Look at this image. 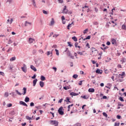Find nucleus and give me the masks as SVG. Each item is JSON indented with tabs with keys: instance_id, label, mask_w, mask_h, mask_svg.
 Instances as JSON below:
<instances>
[{
	"instance_id": "f257e3e1",
	"label": "nucleus",
	"mask_w": 126,
	"mask_h": 126,
	"mask_svg": "<svg viewBox=\"0 0 126 126\" xmlns=\"http://www.w3.org/2000/svg\"><path fill=\"white\" fill-rule=\"evenodd\" d=\"M50 125L54 126H59V122L56 120H50L49 121Z\"/></svg>"
},
{
	"instance_id": "f03ea898",
	"label": "nucleus",
	"mask_w": 126,
	"mask_h": 126,
	"mask_svg": "<svg viewBox=\"0 0 126 126\" xmlns=\"http://www.w3.org/2000/svg\"><path fill=\"white\" fill-rule=\"evenodd\" d=\"M63 106H61L58 109V113L59 115H61V116H63L64 114V112H63Z\"/></svg>"
},
{
	"instance_id": "7ed1b4c3",
	"label": "nucleus",
	"mask_w": 126,
	"mask_h": 126,
	"mask_svg": "<svg viewBox=\"0 0 126 126\" xmlns=\"http://www.w3.org/2000/svg\"><path fill=\"white\" fill-rule=\"evenodd\" d=\"M62 13H63L64 14H67V13H68V9L66 8V5L64 6Z\"/></svg>"
},
{
	"instance_id": "20e7f679",
	"label": "nucleus",
	"mask_w": 126,
	"mask_h": 126,
	"mask_svg": "<svg viewBox=\"0 0 126 126\" xmlns=\"http://www.w3.org/2000/svg\"><path fill=\"white\" fill-rule=\"evenodd\" d=\"M22 70L24 72L26 73V71H27V66H26V64H24L23 67H21Z\"/></svg>"
},
{
	"instance_id": "39448f33",
	"label": "nucleus",
	"mask_w": 126,
	"mask_h": 126,
	"mask_svg": "<svg viewBox=\"0 0 126 126\" xmlns=\"http://www.w3.org/2000/svg\"><path fill=\"white\" fill-rule=\"evenodd\" d=\"M20 105H22L23 106H25V107H28V105L25 103V102L23 101H19Z\"/></svg>"
},
{
	"instance_id": "423d86ee",
	"label": "nucleus",
	"mask_w": 126,
	"mask_h": 126,
	"mask_svg": "<svg viewBox=\"0 0 126 126\" xmlns=\"http://www.w3.org/2000/svg\"><path fill=\"white\" fill-rule=\"evenodd\" d=\"M35 63L37 65H40V64L42 63V61L40 59H37V60L35 61Z\"/></svg>"
},
{
	"instance_id": "0eeeda50",
	"label": "nucleus",
	"mask_w": 126,
	"mask_h": 126,
	"mask_svg": "<svg viewBox=\"0 0 126 126\" xmlns=\"http://www.w3.org/2000/svg\"><path fill=\"white\" fill-rule=\"evenodd\" d=\"M70 98H69L68 97H66V99L64 100L65 102H67V104H68L69 103H71V101H70Z\"/></svg>"
},
{
	"instance_id": "6e6552de",
	"label": "nucleus",
	"mask_w": 126,
	"mask_h": 126,
	"mask_svg": "<svg viewBox=\"0 0 126 126\" xmlns=\"http://www.w3.org/2000/svg\"><path fill=\"white\" fill-rule=\"evenodd\" d=\"M64 52L67 53V55L68 56V57L71 55V53H70V52L69 50H68V48H66V50L64 51Z\"/></svg>"
},
{
	"instance_id": "1a4fd4ad",
	"label": "nucleus",
	"mask_w": 126,
	"mask_h": 126,
	"mask_svg": "<svg viewBox=\"0 0 126 126\" xmlns=\"http://www.w3.org/2000/svg\"><path fill=\"white\" fill-rule=\"evenodd\" d=\"M111 42L112 45H116L117 44V40L115 39V38L111 39Z\"/></svg>"
},
{
	"instance_id": "9d476101",
	"label": "nucleus",
	"mask_w": 126,
	"mask_h": 126,
	"mask_svg": "<svg viewBox=\"0 0 126 126\" xmlns=\"http://www.w3.org/2000/svg\"><path fill=\"white\" fill-rule=\"evenodd\" d=\"M79 94L78 93H74V92H71L70 93V95L71 96H78Z\"/></svg>"
},
{
	"instance_id": "9b49d317",
	"label": "nucleus",
	"mask_w": 126,
	"mask_h": 126,
	"mask_svg": "<svg viewBox=\"0 0 126 126\" xmlns=\"http://www.w3.org/2000/svg\"><path fill=\"white\" fill-rule=\"evenodd\" d=\"M25 26H31L32 25V23L29 22L28 21L25 22Z\"/></svg>"
},
{
	"instance_id": "f8f14e48",
	"label": "nucleus",
	"mask_w": 126,
	"mask_h": 126,
	"mask_svg": "<svg viewBox=\"0 0 126 126\" xmlns=\"http://www.w3.org/2000/svg\"><path fill=\"white\" fill-rule=\"evenodd\" d=\"M74 24V22H72L71 24H69L67 27V29H69V27H71V26H73Z\"/></svg>"
},
{
	"instance_id": "ddd939ff",
	"label": "nucleus",
	"mask_w": 126,
	"mask_h": 126,
	"mask_svg": "<svg viewBox=\"0 0 126 126\" xmlns=\"http://www.w3.org/2000/svg\"><path fill=\"white\" fill-rule=\"evenodd\" d=\"M31 69L33 70V71H35V72L37 71V69H36V67H35V66H34L33 65H31Z\"/></svg>"
},
{
	"instance_id": "4468645a",
	"label": "nucleus",
	"mask_w": 126,
	"mask_h": 126,
	"mask_svg": "<svg viewBox=\"0 0 126 126\" xmlns=\"http://www.w3.org/2000/svg\"><path fill=\"white\" fill-rule=\"evenodd\" d=\"M88 92L91 93H93L95 92V89H94L93 88H90L88 90Z\"/></svg>"
},
{
	"instance_id": "2eb2a0df",
	"label": "nucleus",
	"mask_w": 126,
	"mask_h": 126,
	"mask_svg": "<svg viewBox=\"0 0 126 126\" xmlns=\"http://www.w3.org/2000/svg\"><path fill=\"white\" fill-rule=\"evenodd\" d=\"M55 24V20H54V18L52 19L51 21L50 22V26H53Z\"/></svg>"
},
{
	"instance_id": "dca6fc26",
	"label": "nucleus",
	"mask_w": 126,
	"mask_h": 126,
	"mask_svg": "<svg viewBox=\"0 0 126 126\" xmlns=\"http://www.w3.org/2000/svg\"><path fill=\"white\" fill-rule=\"evenodd\" d=\"M30 101V98L28 97V96H26L25 98V102L26 103H28Z\"/></svg>"
},
{
	"instance_id": "f3484780",
	"label": "nucleus",
	"mask_w": 126,
	"mask_h": 126,
	"mask_svg": "<svg viewBox=\"0 0 126 126\" xmlns=\"http://www.w3.org/2000/svg\"><path fill=\"white\" fill-rule=\"evenodd\" d=\"M35 41V40L32 38H30L29 39V42L30 43V44H32V43H33V42Z\"/></svg>"
},
{
	"instance_id": "a211bd4d",
	"label": "nucleus",
	"mask_w": 126,
	"mask_h": 126,
	"mask_svg": "<svg viewBox=\"0 0 126 126\" xmlns=\"http://www.w3.org/2000/svg\"><path fill=\"white\" fill-rule=\"evenodd\" d=\"M38 81V80L37 79H35L33 80V86H36V84L37 83V82Z\"/></svg>"
},
{
	"instance_id": "6ab92c4d",
	"label": "nucleus",
	"mask_w": 126,
	"mask_h": 126,
	"mask_svg": "<svg viewBox=\"0 0 126 126\" xmlns=\"http://www.w3.org/2000/svg\"><path fill=\"white\" fill-rule=\"evenodd\" d=\"M23 90L24 91V93L23 94V95H25V94H26V92H27V89L25 87L23 88Z\"/></svg>"
},
{
	"instance_id": "aec40b11",
	"label": "nucleus",
	"mask_w": 126,
	"mask_h": 126,
	"mask_svg": "<svg viewBox=\"0 0 126 126\" xmlns=\"http://www.w3.org/2000/svg\"><path fill=\"white\" fill-rule=\"evenodd\" d=\"M101 50H102L103 52H105V50H107V49H109V46H105L104 48L103 47H100Z\"/></svg>"
},
{
	"instance_id": "412c9836",
	"label": "nucleus",
	"mask_w": 126,
	"mask_h": 126,
	"mask_svg": "<svg viewBox=\"0 0 126 126\" xmlns=\"http://www.w3.org/2000/svg\"><path fill=\"white\" fill-rule=\"evenodd\" d=\"M90 39H91V35H88L86 38L83 39V41H85L86 40H90Z\"/></svg>"
},
{
	"instance_id": "4be33fe9",
	"label": "nucleus",
	"mask_w": 126,
	"mask_h": 126,
	"mask_svg": "<svg viewBox=\"0 0 126 126\" xmlns=\"http://www.w3.org/2000/svg\"><path fill=\"white\" fill-rule=\"evenodd\" d=\"M44 83L43 81H41L39 82V85H40V87H41V88L44 87Z\"/></svg>"
},
{
	"instance_id": "5701e85b",
	"label": "nucleus",
	"mask_w": 126,
	"mask_h": 126,
	"mask_svg": "<svg viewBox=\"0 0 126 126\" xmlns=\"http://www.w3.org/2000/svg\"><path fill=\"white\" fill-rule=\"evenodd\" d=\"M40 80L42 81H45V80H46V77H45V76H43V75H41L40 76Z\"/></svg>"
},
{
	"instance_id": "b1692460",
	"label": "nucleus",
	"mask_w": 126,
	"mask_h": 126,
	"mask_svg": "<svg viewBox=\"0 0 126 126\" xmlns=\"http://www.w3.org/2000/svg\"><path fill=\"white\" fill-rule=\"evenodd\" d=\"M82 8V11H85V10H84V8H89V6L85 5L84 6H83Z\"/></svg>"
},
{
	"instance_id": "393cba45",
	"label": "nucleus",
	"mask_w": 126,
	"mask_h": 126,
	"mask_svg": "<svg viewBox=\"0 0 126 126\" xmlns=\"http://www.w3.org/2000/svg\"><path fill=\"white\" fill-rule=\"evenodd\" d=\"M122 29L123 30H126V24L124 23L122 26Z\"/></svg>"
},
{
	"instance_id": "a878e982",
	"label": "nucleus",
	"mask_w": 126,
	"mask_h": 126,
	"mask_svg": "<svg viewBox=\"0 0 126 126\" xmlns=\"http://www.w3.org/2000/svg\"><path fill=\"white\" fill-rule=\"evenodd\" d=\"M96 73H98V74H102L103 73L102 72L100 71V69H97L95 71Z\"/></svg>"
},
{
	"instance_id": "bb28decb",
	"label": "nucleus",
	"mask_w": 126,
	"mask_h": 126,
	"mask_svg": "<svg viewBox=\"0 0 126 126\" xmlns=\"http://www.w3.org/2000/svg\"><path fill=\"white\" fill-rule=\"evenodd\" d=\"M81 98H83V99H88V98H89V96H86V95H83V96H81Z\"/></svg>"
},
{
	"instance_id": "cd10ccee",
	"label": "nucleus",
	"mask_w": 126,
	"mask_h": 126,
	"mask_svg": "<svg viewBox=\"0 0 126 126\" xmlns=\"http://www.w3.org/2000/svg\"><path fill=\"white\" fill-rule=\"evenodd\" d=\"M12 21H13V19L12 18H11L10 20L9 19L7 20V22H8L9 24H11V23H12Z\"/></svg>"
},
{
	"instance_id": "c85d7f7f",
	"label": "nucleus",
	"mask_w": 126,
	"mask_h": 126,
	"mask_svg": "<svg viewBox=\"0 0 126 126\" xmlns=\"http://www.w3.org/2000/svg\"><path fill=\"white\" fill-rule=\"evenodd\" d=\"M121 62H122V63H126V59L125 58H123L121 60Z\"/></svg>"
},
{
	"instance_id": "c756f323",
	"label": "nucleus",
	"mask_w": 126,
	"mask_h": 126,
	"mask_svg": "<svg viewBox=\"0 0 126 126\" xmlns=\"http://www.w3.org/2000/svg\"><path fill=\"white\" fill-rule=\"evenodd\" d=\"M15 60H16V58L15 57H13L10 59V62H13L14 61H15Z\"/></svg>"
},
{
	"instance_id": "7c9ffc66",
	"label": "nucleus",
	"mask_w": 126,
	"mask_h": 126,
	"mask_svg": "<svg viewBox=\"0 0 126 126\" xmlns=\"http://www.w3.org/2000/svg\"><path fill=\"white\" fill-rule=\"evenodd\" d=\"M32 0L33 3V6H34V7H36L37 6L36 5V2L35 1V0Z\"/></svg>"
},
{
	"instance_id": "2f4dec72",
	"label": "nucleus",
	"mask_w": 126,
	"mask_h": 126,
	"mask_svg": "<svg viewBox=\"0 0 126 126\" xmlns=\"http://www.w3.org/2000/svg\"><path fill=\"white\" fill-rule=\"evenodd\" d=\"M11 51H12V47H10L7 50V53H9V52H11Z\"/></svg>"
},
{
	"instance_id": "473e14b6",
	"label": "nucleus",
	"mask_w": 126,
	"mask_h": 126,
	"mask_svg": "<svg viewBox=\"0 0 126 126\" xmlns=\"http://www.w3.org/2000/svg\"><path fill=\"white\" fill-rule=\"evenodd\" d=\"M120 101H121V102H124L125 100H124V98L122 96H120L119 98Z\"/></svg>"
},
{
	"instance_id": "72a5a7b5",
	"label": "nucleus",
	"mask_w": 126,
	"mask_h": 126,
	"mask_svg": "<svg viewBox=\"0 0 126 126\" xmlns=\"http://www.w3.org/2000/svg\"><path fill=\"white\" fill-rule=\"evenodd\" d=\"M26 119H27V120H28L29 121H31V120H32V118L29 117V116H26Z\"/></svg>"
},
{
	"instance_id": "f704fd0d",
	"label": "nucleus",
	"mask_w": 126,
	"mask_h": 126,
	"mask_svg": "<svg viewBox=\"0 0 126 126\" xmlns=\"http://www.w3.org/2000/svg\"><path fill=\"white\" fill-rule=\"evenodd\" d=\"M15 92H16L17 94H18V95H19L20 96H21V95H22V94H21L20 92H19L18 90H16Z\"/></svg>"
},
{
	"instance_id": "c9c22d12",
	"label": "nucleus",
	"mask_w": 126,
	"mask_h": 126,
	"mask_svg": "<svg viewBox=\"0 0 126 126\" xmlns=\"http://www.w3.org/2000/svg\"><path fill=\"white\" fill-rule=\"evenodd\" d=\"M72 40H73V41H74L75 42H77V38H76V37L75 36H73L72 37Z\"/></svg>"
},
{
	"instance_id": "e433bc0d",
	"label": "nucleus",
	"mask_w": 126,
	"mask_h": 126,
	"mask_svg": "<svg viewBox=\"0 0 126 126\" xmlns=\"http://www.w3.org/2000/svg\"><path fill=\"white\" fill-rule=\"evenodd\" d=\"M73 78H74L75 79H76V78H77V77H78V75L77 74H74L72 76Z\"/></svg>"
},
{
	"instance_id": "4c0bfd02",
	"label": "nucleus",
	"mask_w": 126,
	"mask_h": 126,
	"mask_svg": "<svg viewBox=\"0 0 126 126\" xmlns=\"http://www.w3.org/2000/svg\"><path fill=\"white\" fill-rule=\"evenodd\" d=\"M51 56H50V57H52V55H53V52L48 51L47 54V56H50V55H51Z\"/></svg>"
},
{
	"instance_id": "58836bf2",
	"label": "nucleus",
	"mask_w": 126,
	"mask_h": 126,
	"mask_svg": "<svg viewBox=\"0 0 126 126\" xmlns=\"http://www.w3.org/2000/svg\"><path fill=\"white\" fill-rule=\"evenodd\" d=\"M103 116H104V117H105V118H108V114H107V113H106L105 112H103L102 113Z\"/></svg>"
},
{
	"instance_id": "ea45409f",
	"label": "nucleus",
	"mask_w": 126,
	"mask_h": 126,
	"mask_svg": "<svg viewBox=\"0 0 126 126\" xmlns=\"http://www.w3.org/2000/svg\"><path fill=\"white\" fill-rule=\"evenodd\" d=\"M34 106H35V104H34V102H32L30 103V106L31 107H34Z\"/></svg>"
},
{
	"instance_id": "a19ab883",
	"label": "nucleus",
	"mask_w": 126,
	"mask_h": 126,
	"mask_svg": "<svg viewBox=\"0 0 126 126\" xmlns=\"http://www.w3.org/2000/svg\"><path fill=\"white\" fill-rule=\"evenodd\" d=\"M55 52H56V55L57 56H59L60 55V53H59V50L58 49H55Z\"/></svg>"
},
{
	"instance_id": "79ce46f5",
	"label": "nucleus",
	"mask_w": 126,
	"mask_h": 126,
	"mask_svg": "<svg viewBox=\"0 0 126 126\" xmlns=\"http://www.w3.org/2000/svg\"><path fill=\"white\" fill-rule=\"evenodd\" d=\"M63 89H64V90H67V89H69V87L68 86L63 87Z\"/></svg>"
},
{
	"instance_id": "37998d69",
	"label": "nucleus",
	"mask_w": 126,
	"mask_h": 126,
	"mask_svg": "<svg viewBox=\"0 0 126 126\" xmlns=\"http://www.w3.org/2000/svg\"><path fill=\"white\" fill-rule=\"evenodd\" d=\"M77 53L78 55H80V56H82V55H83V53L82 52L78 51Z\"/></svg>"
},
{
	"instance_id": "c03bdc74",
	"label": "nucleus",
	"mask_w": 126,
	"mask_h": 126,
	"mask_svg": "<svg viewBox=\"0 0 126 126\" xmlns=\"http://www.w3.org/2000/svg\"><path fill=\"white\" fill-rule=\"evenodd\" d=\"M8 95H9L8 92H5L4 95L5 97H7Z\"/></svg>"
},
{
	"instance_id": "a18cd8bd",
	"label": "nucleus",
	"mask_w": 126,
	"mask_h": 126,
	"mask_svg": "<svg viewBox=\"0 0 126 126\" xmlns=\"http://www.w3.org/2000/svg\"><path fill=\"white\" fill-rule=\"evenodd\" d=\"M42 12H43V13H44V14H48V12H47V11H46L45 10H43Z\"/></svg>"
},
{
	"instance_id": "49530a36",
	"label": "nucleus",
	"mask_w": 126,
	"mask_h": 126,
	"mask_svg": "<svg viewBox=\"0 0 126 126\" xmlns=\"http://www.w3.org/2000/svg\"><path fill=\"white\" fill-rule=\"evenodd\" d=\"M74 126H81V124L78 123L75 124L74 125Z\"/></svg>"
},
{
	"instance_id": "de8ad7c7",
	"label": "nucleus",
	"mask_w": 126,
	"mask_h": 126,
	"mask_svg": "<svg viewBox=\"0 0 126 126\" xmlns=\"http://www.w3.org/2000/svg\"><path fill=\"white\" fill-rule=\"evenodd\" d=\"M126 74V73H125V72H123L122 74H119V75L120 76H124V75H125Z\"/></svg>"
},
{
	"instance_id": "09e8293b",
	"label": "nucleus",
	"mask_w": 126,
	"mask_h": 126,
	"mask_svg": "<svg viewBox=\"0 0 126 126\" xmlns=\"http://www.w3.org/2000/svg\"><path fill=\"white\" fill-rule=\"evenodd\" d=\"M118 106H120L121 107H124V104L121 103V102H118Z\"/></svg>"
},
{
	"instance_id": "8fccbe9b",
	"label": "nucleus",
	"mask_w": 126,
	"mask_h": 126,
	"mask_svg": "<svg viewBox=\"0 0 126 126\" xmlns=\"http://www.w3.org/2000/svg\"><path fill=\"white\" fill-rule=\"evenodd\" d=\"M12 106V104L11 103H9L7 105V106L8 107V108H10V107H11Z\"/></svg>"
},
{
	"instance_id": "3c124183",
	"label": "nucleus",
	"mask_w": 126,
	"mask_h": 126,
	"mask_svg": "<svg viewBox=\"0 0 126 126\" xmlns=\"http://www.w3.org/2000/svg\"><path fill=\"white\" fill-rule=\"evenodd\" d=\"M0 75H2V76H4V73L3 72L0 71Z\"/></svg>"
},
{
	"instance_id": "603ef678",
	"label": "nucleus",
	"mask_w": 126,
	"mask_h": 126,
	"mask_svg": "<svg viewBox=\"0 0 126 126\" xmlns=\"http://www.w3.org/2000/svg\"><path fill=\"white\" fill-rule=\"evenodd\" d=\"M73 106V104H72L71 105H69L67 107L68 109H70V107H72Z\"/></svg>"
},
{
	"instance_id": "864d4df0",
	"label": "nucleus",
	"mask_w": 126,
	"mask_h": 126,
	"mask_svg": "<svg viewBox=\"0 0 126 126\" xmlns=\"http://www.w3.org/2000/svg\"><path fill=\"white\" fill-rule=\"evenodd\" d=\"M120 126V123H115L114 124V126Z\"/></svg>"
},
{
	"instance_id": "5fc2aeb1",
	"label": "nucleus",
	"mask_w": 126,
	"mask_h": 126,
	"mask_svg": "<svg viewBox=\"0 0 126 126\" xmlns=\"http://www.w3.org/2000/svg\"><path fill=\"white\" fill-rule=\"evenodd\" d=\"M59 3H63V0H58Z\"/></svg>"
},
{
	"instance_id": "6e6d98bb",
	"label": "nucleus",
	"mask_w": 126,
	"mask_h": 126,
	"mask_svg": "<svg viewBox=\"0 0 126 126\" xmlns=\"http://www.w3.org/2000/svg\"><path fill=\"white\" fill-rule=\"evenodd\" d=\"M121 118H122V116H121V115H117V118L118 119V120L121 119Z\"/></svg>"
},
{
	"instance_id": "4d7b16f0",
	"label": "nucleus",
	"mask_w": 126,
	"mask_h": 126,
	"mask_svg": "<svg viewBox=\"0 0 126 126\" xmlns=\"http://www.w3.org/2000/svg\"><path fill=\"white\" fill-rule=\"evenodd\" d=\"M67 43L69 47H72V44H71L70 42H68Z\"/></svg>"
},
{
	"instance_id": "13d9d810",
	"label": "nucleus",
	"mask_w": 126,
	"mask_h": 126,
	"mask_svg": "<svg viewBox=\"0 0 126 126\" xmlns=\"http://www.w3.org/2000/svg\"><path fill=\"white\" fill-rule=\"evenodd\" d=\"M62 21H63V20H65V18H64V16H62Z\"/></svg>"
},
{
	"instance_id": "bf43d9fd",
	"label": "nucleus",
	"mask_w": 126,
	"mask_h": 126,
	"mask_svg": "<svg viewBox=\"0 0 126 126\" xmlns=\"http://www.w3.org/2000/svg\"><path fill=\"white\" fill-rule=\"evenodd\" d=\"M12 43V41H11V40L9 39L8 41V44H10Z\"/></svg>"
},
{
	"instance_id": "052dcab7",
	"label": "nucleus",
	"mask_w": 126,
	"mask_h": 126,
	"mask_svg": "<svg viewBox=\"0 0 126 126\" xmlns=\"http://www.w3.org/2000/svg\"><path fill=\"white\" fill-rule=\"evenodd\" d=\"M104 72L105 73H106V74L109 73V70L106 69L105 70H104Z\"/></svg>"
},
{
	"instance_id": "680f3d73",
	"label": "nucleus",
	"mask_w": 126,
	"mask_h": 126,
	"mask_svg": "<svg viewBox=\"0 0 126 126\" xmlns=\"http://www.w3.org/2000/svg\"><path fill=\"white\" fill-rule=\"evenodd\" d=\"M32 79H35V78H36V74L33 75V76L32 77Z\"/></svg>"
},
{
	"instance_id": "e2e57ef3",
	"label": "nucleus",
	"mask_w": 126,
	"mask_h": 126,
	"mask_svg": "<svg viewBox=\"0 0 126 126\" xmlns=\"http://www.w3.org/2000/svg\"><path fill=\"white\" fill-rule=\"evenodd\" d=\"M63 99L61 98V99H60L58 101V103H62V102H63Z\"/></svg>"
},
{
	"instance_id": "0e129e2a",
	"label": "nucleus",
	"mask_w": 126,
	"mask_h": 126,
	"mask_svg": "<svg viewBox=\"0 0 126 126\" xmlns=\"http://www.w3.org/2000/svg\"><path fill=\"white\" fill-rule=\"evenodd\" d=\"M58 36H59V34H54L53 35V37H54V38H57V37H58Z\"/></svg>"
},
{
	"instance_id": "69168bd1",
	"label": "nucleus",
	"mask_w": 126,
	"mask_h": 126,
	"mask_svg": "<svg viewBox=\"0 0 126 126\" xmlns=\"http://www.w3.org/2000/svg\"><path fill=\"white\" fill-rule=\"evenodd\" d=\"M83 81H80L79 82V85H82V82Z\"/></svg>"
},
{
	"instance_id": "338daca9",
	"label": "nucleus",
	"mask_w": 126,
	"mask_h": 126,
	"mask_svg": "<svg viewBox=\"0 0 126 126\" xmlns=\"http://www.w3.org/2000/svg\"><path fill=\"white\" fill-rule=\"evenodd\" d=\"M52 68L55 70V72H56V71H57V67H53Z\"/></svg>"
},
{
	"instance_id": "774afa93",
	"label": "nucleus",
	"mask_w": 126,
	"mask_h": 126,
	"mask_svg": "<svg viewBox=\"0 0 126 126\" xmlns=\"http://www.w3.org/2000/svg\"><path fill=\"white\" fill-rule=\"evenodd\" d=\"M21 125L22 126H26L27 124H26V123H22Z\"/></svg>"
}]
</instances>
